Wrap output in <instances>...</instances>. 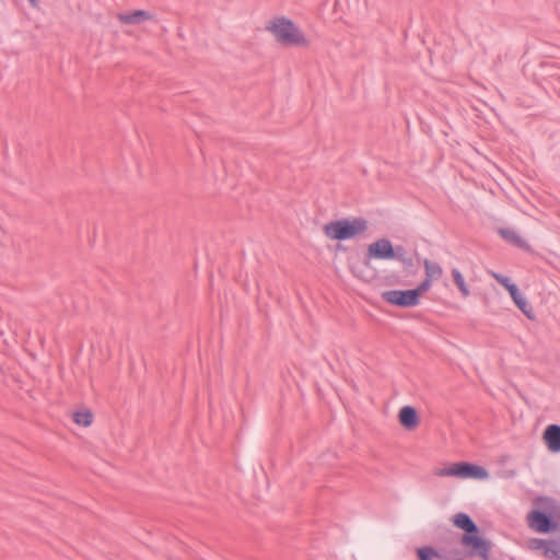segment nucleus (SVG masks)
<instances>
[{
    "instance_id": "1",
    "label": "nucleus",
    "mask_w": 560,
    "mask_h": 560,
    "mask_svg": "<svg viewBox=\"0 0 560 560\" xmlns=\"http://www.w3.org/2000/svg\"><path fill=\"white\" fill-rule=\"evenodd\" d=\"M266 30L281 46L308 48L311 45L308 36L292 20L285 16L271 19L267 23Z\"/></svg>"
},
{
    "instance_id": "2",
    "label": "nucleus",
    "mask_w": 560,
    "mask_h": 560,
    "mask_svg": "<svg viewBox=\"0 0 560 560\" xmlns=\"http://www.w3.org/2000/svg\"><path fill=\"white\" fill-rule=\"evenodd\" d=\"M369 222L363 218H347L330 221L323 226L324 235L330 241H349L365 234Z\"/></svg>"
},
{
    "instance_id": "3",
    "label": "nucleus",
    "mask_w": 560,
    "mask_h": 560,
    "mask_svg": "<svg viewBox=\"0 0 560 560\" xmlns=\"http://www.w3.org/2000/svg\"><path fill=\"white\" fill-rule=\"evenodd\" d=\"M436 477H455L459 479L483 480L489 478V471L476 464L468 462L448 463L438 467L433 471Z\"/></svg>"
},
{
    "instance_id": "4",
    "label": "nucleus",
    "mask_w": 560,
    "mask_h": 560,
    "mask_svg": "<svg viewBox=\"0 0 560 560\" xmlns=\"http://www.w3.org/2000/svg\"><path fill=\"white\" fill-rule=\"evenodd\" d=\"M395 258L393 243L386 237H381L368 245L364 264L368 266L372 260H393Z\"/></svg>"
},
{
    "instance_id": "5",
    "label": "nucleus",
    "mask_w": 560,
    "mask_h": 560,
    "mask_svg": "<svg viewBox=\"0 0 560 560\" xmlns=\"http://www.w3.org/2000/svg\"><path fill=\"white\" fill-rule=\"evenodd\" d=\"M382 299L398 307H413L420 303L413 289L385 291L382 293Z\"/></svg>"
},
{
    "instance_id": "6",
    "label": "nucleus",
    "mask_w": 560,
    "mask_h": 560,
    "mask_svg": "<svg viewBox=\"0 0 560 560\" xmlns=\"http://www.w3.org/2000/svg\"><path fill=\"white\" fill-rule=\"evenodd\" d=\"M527 548L540 552L548 559L560 560V546L556 541L532 538L527 541Z\"/></svg>"
},
{
    "instance_id": "7",
    "label": "nucleus",
    "mask_w": 560,
    "mask_h": 560,
    "mask_svg": "<svg viewBox=\"0 0 560 560\" xmlns=\"http://www.w3.org/2000/svg\"><path fill=\"white\" fill-rule=\"evenodd\" d=\"M462 544L470 549L472 553L487 557L490 545L483 539L476 528V532L467 533L462 538Z\"/></svg>"
},
{
    "instance_id": "8",
    "label": "nucleus",
    "mask_w": 560,
    "mask_h": 560,
    "mask_svg": "<svg viewBox=\"0 0 560 560\" xmlns=\"http://www.w3.org/2000/svg\"><path fill=\"white\" fill-rule=\"evenodd\" d=\"M117 20L124 25H141L154 20V14L147 10L127 11L118 13Z\"/></svg>"
},
{
    "instance_id": "9",
    "label": "nucleus",
    "mask_w": 560,
    "mask_h": 560,
    "mask_svg": "<svg viewBox=\"0 0 560 560\" xmlns=\"http://www.w3.org/2000/svg\"><path fill=\"white\" fill-rule=\"evenodd\" d=\"M526 520L529 528L537 533L546 534L552 529V524L549 517L538 510H534L528 513Z\"/></svg>"
},
{
    "instance_id": "10",
    "label": "nucleus",
    "mask_w": 560,
    "mask_h": 560,
    "mask_svg": "<svg viewBox=\"0 0 560 560\" xmlns=\"http://www.w3.org/2000/svg\"><path fill=\"white\" fill-rule=\"evenodd\" d=\"M450 273L452 282L456 287L460 298L468 299L471 295L472 290L471 284L464 272L459 268L454 267L450 270Z\"/></svg>"
},
{
    "instance_id": "11",
    "label": "nucleus",
    "mask_w": 560,
    "mask_h": 560,
    "mask_svg": "<svg viewBox=\"0 0 560 560\" xmlns=\"http://www.w3.org/2000/svg\"><path fill=\"white\" fill-rule=\"evenodd\" d=\"M398 421L406 430L412 431L418 428L420 419L416 408L404 406L398 412Z\"/></svg>"
},
{
    "instance_id": "12",
    "label": "nucleus",
    "mask_w": 560,
    "mask_h": 560,
    "mask_svg": "<svg viewBox=\"0 0 560 560\" xmlns=\"http://www.w3.org/2000/svg\"><path fill=\"white\" fill-rule=\"evenodd\" d=\"M542 441L551 453H560V425H547L542 433Z\"/></svg>"
},
{
    "instance_id": "13",
    "label": "nucleus",
    "mask_w": 560,
    "mask_h": 560,
    "mask_svg": "<svg viewBox=\"0 0 560 560\" xmlns=\"http://www.w3.org/2000/svg\"><path fill=\"white\" fill-rule=\"evenodd\" d=\"M510 295L515 303V305L518 307V310L529 319L534 318V310L528 302V300L525 298V295L518 290L517 287H515L513 290H511Z\"/></svg>"
},
{
    "instance_id": "14",
    "label": "nucleus",
    "mask_w": 560,
    "mask_h": 560,
    "mask_svg": "<svg viewBox=\"0 0 560 560\" xmlns=\"http://www.w3.org/2000/svg\"><path fill=\"white\" fill-rule=\"evenodd\" d=\"M73 422L82 428H89L93 423V412L88 408H80L72 415Z\"/></svg>"
},
{
    "instance_id": "15",
    "label": "nucleus",
    "mask_w": 560,
    "mask_h": 560,
    "mask_svg": "<svg viewBox=\"0 0 560 560\" xmlns=\"http://www.w3.org/2000/svg\"><path fill=\"white\" fill-rule=\"evenodd\" d=\"M424 273L429 280L438 281L443 275V268L436 261L424 259L423 262Z\"/></svg>"
},
{
    "instance_id": "16",
    "label": "nucleus",
    "mask_w": 560,
    "mask_h": 560,
    "mask_svg": "<svg viewBox=\"0 0 560 560\" xmlns=\"http://www.w3.org/2000/svg\"><path fill=\"white\" fill-rule=\"evenodd\" d=\"M453 524L467 533L476 532L477 526L465 513H458L453 517Z\"/></svg>"
},
{
    "instance_id": "17",
    "label": "nucleus",
    "mask_w": 560,
    "mask_h": 560,
    "mask_svg": "<svg viewBox=\"0 0 560 560\" xmlns=\"http://www.w3.org/2000/svg\"><path fill=\"white\" fill-rule=\"evenodd\" d=\"M500 235L508 241L509 243L525 248L527 246L526 242L520 236V234L512 229H502L500 230Z\"/></svg>"
},
{
    "instance_id": "18",
    "label": "nucleus",
    "mask_w": 560,
    "mask_h": 560,
    "mask_svg": "<svg viewBox=\"0 0 560 560\" xmlns=\"http://www.w3.org/2000/svg\"><path fill=\"white\" fill-rule=\"evenodd\" d=\"M418 556L420 560H434L439 553L433 548L423 547L418 549Z\"/></svg>"
},
{
    "instance_id": "19",
    "label": "nucleus",
    "mask_w": 560,
    "mask_h": 560,
    "mask_svg": "<svg viewBox=\"0 0 560 560\" xmlns=\"http://www.w3.org/2000/svg\"><path fill=\"white\" fill-rule=\"evenodd\" d=\"M491 276L497 280V282H499L502 287H504L508 290V292H510L515 287H517L510 280V278H508L505 276H502L497 272H492Z\"/></svg>"
},
{
    "instance_id": "20",
    "label": "nucleus",
    "mask_w": 560,
    "mask_h": 560,
    "mask_svg": "<svg viewBox=\"0 0 560 560\" xmlns=\"http://www.w3.org/2000/svg\"><path fill=\"white\" fill-rule=\"evenodd\" d=\"M433 281L434 280H429V278L425 277V279L417 288L413 289L419 300L421 299L422 294L427 293L431 289Z\"/></svg>"
},
{
    "instance_id": "21",
    "label": "nucleus",
    "mask_w": 560,
    "mask_h": 560,
    "mask_svg": "<svg viewBox=\"0 0 560 560\" xmlns=\"http://www.w3.org/2000/svg\"><path fill=\"white\" fill-rule=\"evenodd\" d=\"M535 504L537 506H546V508H549L551 506V501L548 500V499H538L535 501Z\"/></svg>"
},
{
    "instance_id": "22",
    "label": "nucleus",
    "mask_w": 560,
    "mask_h": 560,
    "mask_svg": "<svg viewBox=\"0 0 560 560\" xmlns=\"http://www.w3.org/2000/svg\"><path fill=\"white\" fill-rule=\"evenodd\" d=\"M351 271H352V273H353L357 278H359V279H361V280H364V281H366V280H368V278L363 275V272H362V271H360V270H358L357 268H354V267H353V268L351 269Z\"/></svg>"
},
{
    "instance_id": "23",
    "label": "nucleus",
    "mask_w": 560,
    "mask_h": 560,
    "mask_svg": "<svg viewBox=\"0 0 560 560\" xmlns=\"http://www.w3.org/2000/svg\"><path fill=\"white\" fill-rule=\"evenodd\" d=\"M31 2H34L35 0H30Z\"/></svg>"
}]
</instances>
